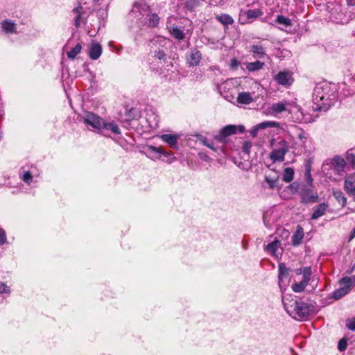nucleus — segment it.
Instances as JSON below:
<instances>
[{
    "label": "nucleus",
    "mask_w": 355,
    "mask_h": 355,
    "mask_svg": "<svg viewBox=\"0 0 355 355\" xmlns=\"http://www.w3.org/2000/svg\"><path fill=\"white\" fill-rule=\"evenodd\" d=\"M6 234L5 231L0 228V245H3L6 242Z\"/></svg>",
    "instance_id": "nucleus-49"
},
{
    "label": "nucleus",
    "mask_w": 355,
    "mask_h": 355,
    "mask_svg": "<svg viewBox=\"0 0 355 355\" xmlns=\"http://www.w3.org/2000/svg\"><path fill=\"white\" fill-rule=\"evenodd\" d=\"M334 196L338 202L342 207H344L347 203V200L343 194V193L340 191H334Z\"/></svg>",
    "instance_id": "nucleus-36"
},
{
    "label": "nucleus",
    "mask_w": 355,
    "mask_h": 355,
    "mask_svg": "<svg viewBox=\"0 0 355 355\" xmlns=\"http://www.w3.org/2000/svg\"><path fill=\"white\" fill-rule=\"evenodd\" d=\"M199 4V1L198 0H189L187 2V7L189 9H193V8L198 6Z\"/></svg>",
    "instance_id": "nucleus-48"
},
{
    "label": "nucleus",
    "mask_w": 355,
    "mask_h": 355,
    "mask_svg": "<svg viewBox=\"0 0 355 355\" xmlns=\"http://www.w3.org/2000/svg\"><path fill=\"white\" fill-rule=\"evenodd\" d=\"M168 31L171 35L177 40H181L185 37V34L184 33L183 31L176 26L168 27Z\"/></svg>",
    "instance_id": "nucleus-25"
},
{
    "label": "nucleus",
    "mask_w": 355,
    "mask_h": 355,
    "mask_svg": "<svg viewBox=\"0 0 355 355\" xmlns=\"http://www.w3.org/2000/svg\"><path fill=\"white\" fill-rule=\"evenodd\" d=\"M245 130V128L243 125H227L223 127L219 133H243Z\"/></svg>",
    "instance_id": "nucleus-20"
},
{
    "label": "nucleus",
    "mask_w": 355,
    "mask_h": 355,
    "mask_svg": "<svg viewBox=\"0 0 355 355\" xmlns=\"http://www.w3.org/2000/svg\"><path fill=\"white\" fill-rule=\"evenodd\" d=\"M248 19H254L263 15V12L259 9H250L245 12Z\"/></svg>",
    "instance_id": "nucleus-35"
},
{
    "label": "nucleus",
    "mask_w": 355,
    "mask_h": 355,
    "mask_svg": "<svg viewBox=\"0 0 355 355\" xmlns=\"http://www.w3.org/2000/svg\"><path fill=\"white\" fill-rule=\"evenodd\" d=\"M346 166V161L340 155H335L324 161L322 167V173L327 178H332L335 175H340Z\"/></svg>",
    "instance_id": "nucleus-1"
},
{
    "label": "nucleus",
    "mask_w": 355,
    "mask_h": 355,
    "mask_svg": "<svg viewBox=\"0 0 355 355\" xmlns=\"http://www.w3.org/2000/svg\"><path fill=\"white\" fill-rule=\"evenodd\" d=\"M179 135H162L161 138L166 142L171 147L176 145Z\"/></svg>",
    "instance_id": "nucleus-27"
},
{
    "label": "nucleus",
    "mask_w": 355,
    "mask_h": 355,
    "mask_svg": "<svg viewBox=\"0 0 355 355\" xmlns=\"http://www.w3.org/2000/svg\"><path fill=\"white\" fill-rule=\"evenodd\" d=\"M105 130L111 131L112 133H120V130L116 123L112 120H104L103 119V124L101 125V130Z\"/></svg>",
    "instance_id": "nucleus-16"
},
{
    "label": "nucleus",
    "mask_w": 355,
    "mask_h": 355,
    "mask_svg": "<svg viewBox=\"0 0 355 355\" xmlns=\"http://www.w3.org/2000/svg\"><path fill=\"white\" fill-rule=\"evenodd\" d=\"M275 22L281 26L279 28L282 30L291 28L292 26L291 20L288 17L281 15L277 17Z\"/></svg>",
    "instance_id": "nucleus-24"
},
{
    "label": "nucleus",
    "mask_w": 355,
    "mask_h": 355,
    "mask_svg": "<svg viewBox=\"0 0 355 355\" xmlns=\"http://www.w3.org/2000/svg\"><path fill=\"white\" fill-rule=\"evenodd\" d=\"M2 31L6 34L17 33V24L10 19H4L0 23Z\"/></svg>",
    "instance_id": "nucleus-15"
},
{
    "label": "nucleus",
    "mask_w": 355,
    "mask_h": 355,
    "mask_svg": "<svg viewBox=\"0 0 355 355\" xmlns=\"http://www.w3.org/2000/svg\"><path fill=\"white\" fill-rule=\"evenodd\" d=\"M283 304L286 311L288 313H294L296 315L295 318L300 320H307L309 318L311 309L310 306L304 302H298L293 301V304L288 305L286 300L283 298Z\"/></svg>",
    "instance_id": "nucleus-3"
},
{
    "label": "nucleus",
    "mask_w": 355,
    "mask_h": 355,
    "mask_svg": "<svg viewBox=\"0 0 355 355\" xmlns=\"http://www.w3.org/2000/svg\"><path fill=\"white\" fill-rule=\"evenodd\" d=\"M344 189L349 195L355 196V185L354 184H352L351 187H349V188L345 187Z\"/></svg>",
    "instance_id": "nucleus-51"
},
{
    "label": "nucleus",
    "mask_w": 355,
    "mask_h": 355,
    "mask_svg": "<svg viewBox=\"0 0 355 355\" xmlns=\"http://www.w3.org/2000/svg\"><path fill=\"white\" fill-rule=\"evenodd\" d=\"M149 6L144 0L136 2L131 10V15L136 19L139 26H144L147 24V18L149 16Z\"/></svg>",
    "instance_id": "nucleus-5"
},
{
    "label": "nucleus",
    "mask_w": 355,
    "mask_h": 355,
    "mask_svg": "<svg viewBox=\"0 0 355 355\" xmlns=\"http://www.w3.org/2000/svg\"><path fill=\"white\" fill-rule=\"evenodd\" d=\"M10 289L9 287L3 283L0 284V294L3 293H9Z\"/></svg>",
    "instance_id": "nucleus-50"
},
{
    "label": "nucleus",
    "mask_w": 355,
    "mask_h": 355,
    "mask_svg": "<svg viewBox=\"0 0 355 355\" xmlns=\"http://www.w3.org/2000/svg\"><path fill=\"white\" fill-rule=\"evenodd\" d=\"M21 179L26 184H31L33 181V175L30 171H26L24 173Z\"/></svg>",
    "instance_id": "nucleus-41"
},
{
    "label": "nucleus",
    "mask_w": 355,
    "mask_h": 355,
    "mask_svg": "<svg viewBox=\"0 0 355 355\" xmlns=\"http://www.w3.org/2000/svg\"><path fill=\"white\" fill-rule=\"evenodd\" d=\"M295 273H296V275H301V274H302V275H303V270H302V268H298V269H296V270H295Z\"/></svg>",
    "instance_id": "nucleus-54"
},
{
    "label": "nucleus",
    "mask_w": 355,
    "mask_h": 355,
    "mask_svg": "<svg viewBox=\"0 0 355 355\" xmlns=\"http://www.w3.org/2000/svg\"><path fill=\"white\" fill-rule=\"evenodd\" d=\"M355 183V178L353 175L348 176L345 181L344 188L351 187L352 184Z\"/></svg>",
    "instance_id": "nucleus-46"
},
{
    "label": "nucleus",
    "mask_w": 355,
    "mask_h": 355,
    "mask_svg": "<svg viewBox=\"0 0 355 355\" xmlns=\"http://www.w3.org/2000/svg\"><path fill=\"white\" fill-rule=\"evenodd\" d=\"M354 237H355V227L352 231V233H351V235H350V237H349V240L353 239Z\"/></svg>",
    "instance_id": "nucleus-55"
},
{
    "label": "nucleus",
    "mask_w": 355,
    "mask_h": 355,
    "mask_svg": "<svg viewBox=\"0 0 355 355\" xmlns=\"http://www.w3.org/2000/svg\"><path fill=\"white\" fill-rule=\"evenodd\" d=\"M339 284L341 288H344L346 292L349 293L355 286V276L345 277L339 281Z\"/></svg>",
    "instance_id": "nucleus-19"
},
{
    "label": "nucleus",
    "mask_w": 355,
    "mask_h": 355,
    "mask_svg": "<svg viewBox=\"0 0 355 355\" xmlns=\"http://www.w3.org/2000/svg\"><path fill=\"white\" fill-rule=\"evenodd\" d=\"M304 237V230L300 225H297L296 231L292 236V244L297 245L301 243Z\"/></svg>",
    "instance_id": "nucleus-23"
},
{
    "label": "nucleus",
    "mask_w": 355,
    "mask_h": 355,
    "mask_svg": "<svg viewBox=\"0 0 355 355\" xmlns=\"http://www.w3.org/2000/svg\"><path fill=\"white\" fill-rule=\"evenodd\" d=\"M279 128V123L275 122V121H266L261 122L252 128V129L250 131V133H257V132L263 130L268 128Z\"/></svg>",
    "instance_id": "nucleus-13"
},
{
    "label": "nucleus",
    "mask_w": 355,
    "mask_h": 355,
    "mask_svg": "<svg viewBox=\"0 0 355 355\" xmlns=\"http://www.w3.org/2000/svg\"><path fill=\"white\" fill-rule=\"evenodd\" d=\"M250 51L253 53L254 58H262L266 55V51L261 45L252 46Z\"/></svg>",
    "instance_id": "nucleus-26"
},
{
    "label": "nucleus",
    "mask_w": 355,
    "mask_h": 355,
    "mask_svg": "<svg viewBox=\"0 0 355 355\" xmlns=\"http://www.w3.org/2000/svg\"><path fill=\"white\" fill-rule=\"evenodd\" d=\"M280 246V241L277 239H275L272 242L268 243L265 246V250L271 254L272 255H275V253Z\"/></svg>",
    "instance_id": "nucleus-28"
},
{
    "label": "nucleus",
    "mask_w": 355,
    "mask_h": 355,
    "mask_svg": "<svg viewBox=\"0 0 355 355\" xmlns=\"http://www.w3.org/2000/svg\"><path fill=\"white\" fill-rule=\"evenodd\" d=\"M346 326L351 331H355V316L346 320Z\"/></svg>",
    "instance_id": "nucleus-42"
},
{
    "label": "nucleus",
    "mask_w": 355,
    "mask_h": 355,
    "mask_svg": "<svg viewBox=\"0 0 355 355\" xmlns=\"http://www.w3.org/2000/svg\"><path fill=\"white\" fill-rule=\"evenodd\" d=\"M305 178L306 185L300 184L297 186L298 192L302 197V202L304 203L311 202V159H308L305 164Z\"/></svg>",
    "instance_id": "nucleus-6"
},
{
    "label": "nucleus",
    "mask_w": 355,
    "mask_h": 355,
    "mask_svg": "<svg viewBox=\"0 0 355 355\" xmlns=\"http://www.w3.org/2000/svg\"><path fill=\"white\" fill-rule=\"evenodd\" d=\"M329 209V205L325 202H322L315 206L313 208V211L312 213V219H317L321 216H322L326 211Z\"/></svg>",
    "instance_id": "nucleus-18"
},
{
    "label": "nucleus",
    "mask_w": 355,
    "mask_h": 355,
    "mask_svg": "<svg viewBox=\"0 0 355 355\" xmlns=\"http://www.w3.org/2000/svg\"><path fill=\"white\" fill-rule=\"evenodd\" d=\"M146 150L148 153L154 154V158L158 159H163L162 157H167L170 155V154L165 151L161 146H147Z\"/></svg>",
    "instance_id": "nucleus-14"
},
{
    "label": "nucleus",
    "mask_w": 355,
    "mask_h": 355,
    "mask_svg": "<svg viewBox=\"0 0 355 355\" xmlns=\"http://www.w3.org/2000/svg\"><path fill=\"white\" fill-rule=\"evenodd\" d=\"M78 120L94 130H101V125L103 124V118L94 112L88 111H83L82 114H79Z\"/></svg>",
    "instance_id": "nucleus-7"
},
{
    "label": "nucleus",
    "mask_w": 355,
    "mask_h": 355,
    "mask_svg": "<svg viewBox=\"0 0 355 355\" xmlns=\"http://www.w3.org/2000/svg\"><path fill=\"white\" fill-rule=\"evenodd\" d=\"M288 105L289 103L287 101H282L277 103H273L270 106V109L273 114H279L288 110Z\"/></svg>",
    "instance_id": "nucleus-22"
},
{
    "label": "nucleus",
    "mask_w": 355,
    "mask_h": 355,
    "mask_svg": "<svg viewBox=\"0 0 355 355\" xmlns=\"http://www.w3.org/2000/svg\"><path fill=\"white\" fill-rule=\"evenodd\" d=\"M263 64V62L258 60L253 62H248L246 64V69L249 71H255L262 69Z\"/></svg>",
    "instance_id": "nucleus-32"
},
{
    "label": "nucleus",
    "mask_w": 355,
    "mask_h": 355,
    "mask_svg": "<svg viewBox=\"0 0 355 355\" xmlns=\"http://www.w3.org/2000/svg\"><path fill=\"white\" fill-rule=\"evenodd\" d=\"M347 293H348L346 292V291L344 288H339L333 293L332 297L334 298L335 300H339L344 297Z\"/></svg>",
    "instance_id": "nucleus-40"
},
{
    "label": "nucleus",
    "mask_w": 355,
    "mask_h": 355,
    "mask_svg": "<svg viewBox=\"0 0 355 355\" xmlns=\"http://www.w3.org/2000/svg\"><path fill=\"white\" fill-rule=\"evenodd\" d=\"M251 147H252V143L250 141H244V143L243 144V147H242L243 151L245 154L249 155L250 152Z\"/></svg>",
    "instance_id": "nucleus-45"
},
{
    "label": "nucleus",
    "mask_w": 355,
    "mask_h": 355,
    "mask_svg": "<svg viewBox=\"0 0 355 355\" xmlns=\"http://www.w3.org/2000/svg\"><path fill=\"white\" fill-rule=\"evenodd\" d=\"M311 280V267H305L303 269V278L299 282H295L292 286L291 288L295 293H300L302 292L306 286L309 284V281Z\"/></svg>",
    "instance_id": "nucleus-8"
},
{
    "label": "nucleus",
    "mask_w": 355,
    "mask_h": 355,
    "mask_svg": "<svg viewBox=\"0 0 355 355\" xmlns=\"http://www.w3.org/2000/svg\"><path fill=\"white\" fill-rule=\"evenodd\" d=\"M82 46L80 44H77L71 51L67 53L69 59H74L81 51Z\"/></svg>",
    "instance_id": "nucleus-37"
},
{
    "label": "nucleus",
    "mask_w": 355,
    "mask_h": 355,
    "mask_svg": "<svg viewBox=\"0 0 355 355\" xmlns=\"http://www.w3.org/2000/svg\"><path fill=\"white\" fill-rule=\"evenodd\" d=\"M198 155L200 156V157L205 160V161H208L209 159H210L208 155H207L205 153H198Z\"/></svg>",
    "instance_id": "nucleus-53"
},
{
    "label": "nucleus",
    "mask_w": 355,
    "mask_h": 355,
    "mask_svg": "<svg viewBox=\"0 0 355 355\" xmlns=\"http://www.w3.org/2000/svg\"><path fill=\"white\" fill-rule=\"evenodd\" d=\"M196 136H200L199 137V140L201 141V143L207 146L208 148L214 150H216V148H215V142L214 141H209L207 138L204 136H202V135H195Z\"/></svg>",
    "instance_id": "nucleus-39"
},
{
    "label": "nucleus",
    "mask_w": 355,
    "mask_h": 355,
    "mask_svg": "<svg viewBox=\"0 0 355 355\" xmlns=\"http://www.w3.org/2000/svg\"><path fill=\"white\" fill-rule=\"evenodd\" d=\"M284 144L282 146L277 149H274L270 155V158L273 162H283L286 153L288 152V148L285 144V141H283Z\"/></svg>",
    "instance_id": "nucleus-11"
},
{
    "label": "nucleus",
    "mask_w": 355,
    "mask_h": 355,
    "mask_svg": "<svg viewBox=\"0 0 355 355\" xmlns=\"http://www.w3.org/2000/svg\"><path fill=\"white\" fill-rule=\"evenodd\" d=\"M280 232H281V236L283 238V239H286L288 236H289V232L285 229H282L280 230Z\"/></svg>",
    "instance_id": "nucleus-52"
},
{
    "label": "nucleus",
    "mask_w": 355,
    "mask_h": 355,
    "mask_svg": "<svg viewBox=\"0 0 355 355\" xmlns=\"http://www.w3.org/2000/svg\"><path fill=\"white\" fill-rule=\"evenodd\" d=\"M102 54V46L101 45L95 41H92L91 43L89 50L88 55L92 60H97Z\"/></svg>",
    "instance_id": "nucleus-12"
},
{
    "label": "nucleus",
    "mask_w": 355,
    "mask_h": 355,
    "mask_svg": "<svg viewBox=\"0 0 355 355\" xmlns=\"http://www.w3.org/2000/svg\"><path fill=\"white\" fill-rule=\"evenodd\" d=\"M302 135H300V139H302Z\"/></svg>",
    "instance_id": "nucleus-57"
},
{
    "label": "nucleus",
    "mask_w": 355,
    "mask_h": 355,
    "mask_svg": "<svg viewBox=\"0 0 355 355\" xmlns=\"http://www.w3.org/2000/svg\"><path fill=\"white\" fill-rule=\"evenodd\" d=\"M347 347V340L345 338L340 340L338 344V349L340 352H343Z\"/></svg>",
    "instance_id": "nucleus-44"
},
{
    "label": "nucleus",
    "mask_w": 355,
    "mask_h": 355,
    "mask_svg": "<svg viewBox=\"0 0 355 355\" xmlns=\"http://www.w3.org/2000/svg\"><path fill=\"white\" fill-rule=\"evenodd\" d=\"M83 9V8L81 6H78L73 10V12L76 14V17L74 18V25L76 27H79L81 24Z\"/></svg>",
    "instance_id": "nucleus-30"
},
{
    "label": "nucleus",
    "mask_w": 355,
    "mask_h": 355,
    "mask_svg": "<svg viewBox=\"0 0 355 355\" xmlns=\"http://www.w3.org/2000/svg\"><path fill=\"white\" fill-rule=\"evenodd\" d=\"M289 277V268H287L284 263H280L278 265V282L279 286L281 289H285L286 284H284V280Z\"/></svg>",
    "instance_id": "nucleus-10"
},
{
    "label": "nucleus",
    "mask_w": 355,
    "mask_h": 355,
    "mask_svg": "<svg viewBox=\"0 0 355 355\" xmlns=\"http://www.w3.org/2000/svg\"><path fill=\"white\" fill-rule=\"evenodd\" d=\"M311 198H312V202H313V201H315V197H314L313 195H312V196H311Z\"/></svg>",
    "instance_id": "nucleus-56"
},
{
    "label": "nucleus",
    "mask_w": 355,
    "mask_h": 355,
    "mask_svg": "<svg viewBox=\"0 0 355 355\" xmlns=\"http://www.w3.org/2000/svg\"><path fill=\"white\" fill-rule=\"evenodd\" d=\"M154 55L159 60H165L166 58V55L162 50L155 51Z\"/></svg>",
    "instance_id": "nucleus-47"
},
{
    "label": "nucleus",
    "mask_w": 355,
    "mask_h": 355,
    "mask_svg": "<svg viewBox=\"0 0 355 355\" xmlns=\"http://www.w3.org/2000/svg\"><path fill=\"white\" fill-rule=\"evenodd\" d=\"M312 110L313 112H326L331 105V101L327 96L323 85L317 84L312 96Z\"/></svg>",
    "instance_id": "nucleus-2"
},
{
    "label": "nucleus",
    "mask_w": 355,
    "mask_h": 355,
    "mask_svg": "<svg viewBox=\"0 0 355 355\" xmlns=\"http://www.w3.org/2000/svg\"><path fill=\"white\" fill-rule=\"evenodd\" d=\"M140 117L141 112L135 107H126L124 112L119 114V120L127 130H132L133 125L138 123L137 120Z\"/></svg>",
    "instance_id": "nucleus-4"
},
{
    "label": "nucleus",
    "mask_w": 355,
    "mask_h": 355,
    "mask_svg": "<svg viewBox=\"0 0 355 355\" xmlns=\"http://www.w3.org/2000/svg\"><path fill=\"white\" fill-rule=\"evenodd\" d=\"M276 82L282 86L288 87L293 83L292 73L289 71H280L275 76Z\"/></svg>",
    "instance_id": "nucleus-9"
},
{
    "label": "nucleus",
    "mask_w": 355,
    "mask_h": 355,
    "mask_svg": "<svg viewBox=\"0 0 355 355\" xmlns=\"http://www.w3.org/2000/svg\"><path fill=\"white\" fill-rule=\"evenodd\" d=\"M253 101V97L250 92H242L238 94L236 103L242 105H249Z\"/></svg>",
    "instance_id": "nucleus-21"
},
{
    "label": "nucleus",
    "mask_w": 355,
    "mask_h": 355,
    "mask_svg": "<svg viewBox=\"0 0 355 355\" xmlns=\"http://www.w3.org/2000/svg\"><path fill=\"white\" fill-rule=\"evenodd\" d=\"M294 169L291 167H287L284 168L282 174V180L285 182H291L294 178Z\"/></svg>",
    "instance_id": "nucleus-29"
},
{
    "label": "nucleus",
    "mask_w": 355,
    "mask_h": 355,
    "mask_svg": "<svg viewBox=\"0 0 355 355\" xmlns=\"http://www.w3.org/2000/svg\"><path fill=\"white\" fill-rule=\"evenodd\" d=\"M346 160L355 168V148L347 150Z\"/></svg>",
    "instance_id": "nucleus-38"
},
{
    "label": "nucleus",
    "mask_w": 355,
    "mask_h": 355,
    "mask_svg": "<svg viewBox=\"0 0 355 355\" xmlns=\"http://www.w3.org/2000/svg\"><path fill=\"white\" fill-rule=\"evenodd\" d=\"M265 181L268 183V187L271 189H279L281 186L279 184V178H270L268 176H265Z\"/></svg>",
    "instance_id": "nucleus-33"
},
{
    "label": "nucleus",
    "mask_w": 355,
    "mask_h": 355,
    "mask_svg": "<svg viewBox=\"0 0 355 355\" xmlns=\"http://www.w3.org/2000/svg\"><path fill=\"white\" fill-rule=\"evenodd\" d=\"M230 135H216L215 137H214V141L216 143V142H219V143H226L227 142V136H229Z\"/></svg>",
    "instance_id": "nucleus-43"
},
{
    "label": "nucleus",
    "mask_w": 355,
    "mask_h": 355,
    "mask_svg": "<svg viewBox=\"0 0 355 355\" xmlns=\"http://www.w3.org/2000/svg\"><path fill=\"white\" fill-rule=\"evenodd\" d=\"M95 1H98L99 0H94Z\"/></svg>",
    "instance_id": "nucleus-58"
},
{
    "label": "nucleus",
    "mask_w": 355,
    "mask_h": 355,
    "mask_svg": "<svg viewBox=\"0 0 355 355\" xmlns=\"http://www.w3.org/2000/svg\"><path fill=\"white\" fill-rule=\"evenodd\" d=\"M216 19L218 21H220L221 24L224 25H230L234 22L232 17L227 14L217 15Z\"/></svg>",
    "instance_id": "nucleus-34"
},
{
    "label": "nucleus",
    "mask_w": 355,
    "mask_h": 355,
    "mask_svg": "<svg viewBox=\"0 0 355 355\" xmlns=\"http://www.w3.org/2000/svg\"><path fill=\"white\" fill-rule=\"evenodd\" d=\"M159 21V18L157 15L153 14L150 11L149 16L147 18V24L149 27H155L158 25Z\"/></svg>",
    "instance_id": "nucleus-31"
},
{
    "label": "nucleus",
    "mask_w": 355,
    "mask_h": 355,
    "mask_svg": "<svg viewBox=\"0 0 355 355\" xmlns=\"http://www.w3.org/2000/svg\"><path fill=\"white\" fill-rule=\"evenodd\" d=\"M201 60V53L197 49H192L187 55L188 62L191 66L198 65Z\"/></svg>",
    "instance_id": "nucleus-17"
}]
</instances>
